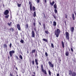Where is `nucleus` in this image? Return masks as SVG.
I'll list each match as a JSON object with an SVG mask.
<instances>
[{"mask_svg": "<svg viewBox=\"0 0 76 76\" xmlns=\"http://www.w3.org/2000/svg\"><path fill=\"white\" fill-rule=\"evenodd\" d=\"M60 32V30L59 28L57 29L56 30H55V35H56V37H57V38H58V37Z\"/></svg>", "mask_w": 76, "mask_h": 76, "instance_id": "f257e3e1", "label": "nucleus"}, {"mask_svg": "<svg viewBox=\"0 0 76 76\" xmlns=\"http://www.w3.org/2000/svg\"><path fill=\"white\" fill-rule=\"evenodd\" d=\"M41 68L42 69V71L43 72V73H44L45 75H47V71H46L45 70H44V67H43V65L42 64L41 66Z\"/></svg>", "mask_w": 76, "mask_h": 76, "instance_id": "f03ea898", "label": "nucleus"}, {"mask_svg": "<svg viewBox=\"0 0 76 76\" xmlns=\"http://www.w3.org/2000/svg\"><path fill=\"white\" fill-rule=\"evenodd\" d=\"M53 7L55 9L54 10V12H55V13L56 14H57V4H55L54 6H53Z\"/></svg>", "mask_w": 76, "mask_h": 76, "instance_id": "7ed1b4c3", "label": "nucleus"}, {"mask_svg": "<svg viewBox=\"0 0 76 76\" xmlns=\"http://www.w3.org/2000/svg\"><path fill=\"white\" fill-rule=\"evenodd\" d=\"M65 35L66 36V37L68 40H69V34L67 32H65Z\"/></svg>", "mask_w": 76, "mask_h": 76, "instance_id": "20e7f679", "label": "nucleus"}, {"mask_svg": "<svg viewBox=\"0 0 76 76\" xmlns=\"http://www.w3.org/2000/svg\"><path fill=\"white\" fill-rule=\"evenodd\" d=\"M29 4H30V9L31 11L32 10V4L31 1H29Z\"/></svg>", "mask_w": 76, "mask_h": 76, "instance_id": "39448f33", "label": "nucleus"}, {"mask_svg": "<svg viewBox=\"0 0 76 76\" xmlns=\"http://www.w3.org/2000/svg\"><path fill=\"white\" fill-rule=\"evenodd\" d=\"M15 53V51L13 50L9 52V54L10 56V57H12V54H14Z\"/></svg>", "mask_w": 76, "mask_h": 76, "instance_id": "423d86ee", "label": "nucleus"}, {"mask_svg": "<svg viewBox=\"0 0 76 76\" xmlns=\"http://www.w3.org/2000/svg\"><path fill=\"white\" fill-rule=\"evenodd\" d=\"M9 13V11L8 10H7L5 11V12H4V14L5 15H7Z\"/></svg>", "mask_w": 76, "mask_h": 76, "instance_id": "0eeeda50", "label": "nucleus"}, {"mask_svg": "<svg viewBox=\"0 0 76 76\" xmlns=\"http://www.w3.org/2000/svg\"><path fill=\"white\" fill-rule=\"evenodd\" d=\"M48 64L50 67H52V68H53L54 67V65H53V64H52L51 63V62H49Z\"/></svg>", "mask_w": 76, "mask_h": 76, "instance_id": "6e6552de", "label": "nucleus"}, {"mask_svg": "<svg viewBox=\"0 0 76 76\" xmlns=\"http://www.w3.org/2000/svg\"><path fill=\"white\" fill-rule=\"evenodd\" d=\"M31 37L33 38L35 37V33L34 31L33 30L31 32Z\"/></svg>", "mask_w": 76, "mask_h": 76, "instance_id": "1a4fd4ad", "label": "nucleus"}, {"mask_svg": "<svg viewBox=\"0 0 76 76\" xmlns=\"http://www.w3.org/2000/svg\"><path fill=\"white\" fill-rule=\"evenodd\" d=\"M73 73V72H72V71L71 70H69V75L70 76H72V75Z\"/></svg>", "mask_w": 76, "mask_h": 76, "instance_id": "9d476101", "label": "nucleus"}, {"mask_svg": "<svg viewBox=\"0 0 76 76\" xmlns=\"http://www.w3.org/2000/svg\"><path fill=\"white\" fill-rule=\"evenodd\" d=\"M17 27L19 31L20 30V25H19V24H17Z\"/></svg>", "mask_w": 76, "mask_h": 76, "instance_id": "9b49d317", "label": "nucleus"}, {"mask_svg": "<svg viewBox=\"0 0 76 76\" xmlns=\"http://www.w3.org/2000/svg\"><path fill=\"white\" fill-rule=\"evenodd\" d=\"M72 18L73 20H75V15L74 13H72Z\"/></svg>", "mask_w": 76, "mask_h": 76, "instance_id": "f8f14e48", "label": "nucleus"}, {"mask_svg": "<svg viewBox=\"0 0 76 76\" xmlns=\"http://www.w3.org/2000/svg\"><path fill=\"white\" fill-rule=\"evenodd\" d=\"M36 52V50L35 49L33 50L30 53H31V54H33V53H35Z\"/></svg>", "mask_w": 76, "mask_h": 76, "instance_id": "ddd939ff", "label": "nucleus"}, {"mask_svg": "<svg viewBox=\"0 0 76 76\" xmlns=\"http://www.w3.org/2000/svg\"><path fill=\"white\" fill-rule=\"evenodd\" d=\"M61 44L62 45V47L63 48H64V42L63 41H61Z\"/></svg>", "mask_w": 76, "mask_h": 76, "instance_id": "4468645a", "label": "nucleus"}, {"mask_svg": "<svg viewBox=\"0 0 76 76\" xmlns=\"http://www.w3.org/2000/svg\"><path fill=\"white\" fill-rule=\"evenodd\" d=\"M72 76H76V72H73L71 75Z\"/></svg>", "mask_w": 76, "mask_h": 76, "instance_id": "2eb2a0df", "label": "nucleus"}, {"mask_svg": "<svg viewBox=\"0 0 76 76\" xmlns=\"http://www.w3.org/2000/svg\"><path fill=\"white\" fill-rule=\"evenodd\" d=\"M70 30L71 32H73V31H74V27H71L70 28Z\"/></svg>", "mask_w": 76, "mask_h": 76, "instance_id": "dca6fc26", "label": "nucleus"}, {"mask_svg": "<svg viewBox=\"0 0 76 76\" xmlns=\"http://www.w3.org/2000/svg\"><path fill=\"white\" fill-rule=\"evenodd\" d=\"M43 28L44 30H45V23L43 24Z\"/></svg>", "mask_w": 76, "mask_h": 76, "instance_id": "f3484780", "label": "nucleus"}, {"mask_svg": "<svg viewBox=\"0 0 76 76\" xmlns=\"http://www.w3.org/2000/svg\"><path fill=\"white\" fill-rule=\"evenodd\" d=\"M69 52L66 51L65 53V55L66 56H69Z\"/></svg>", "mask_w": 76, "mask_h": 76, "instance_id": "a211bd4d", "label": "nucleus"}, {"mask_svg": "<svg viewBox=\"0 0 76 76\" xmlns=\"http://www.w3.org/2000/svg\"><path fill=\"white\" fill-rule=\"evenodd\" d=\"M56 21H53V26H56Z\"/></svg>", "mask_w": 76, "mask_h": 76, "instance_id": "6ab92c4d", "label": "nucleus"}, {"mask_svg": "<svg viewBox=\"0 0 76 76\" xmlns=\"http://www.w3.org/2000/svg\"><path fill=\"white\" fill-rule=\"evenodd\" d=\"M54 1H52V3L51 2H50V4L51 5V6H53L54 5Z\"/></svg>", "mask_w": 76, "mask_h": 76, "instance_id": "aec40b11", "label": "nucleus"}, {"mask_svg": "<svg viewBox=\"0 0 76 76\" xmlns=\"http://www.w3.org/2000/svg\"><path fill=\"white\" fill-rule=\"evenodd\" d=\"M35 62L36 63V65H38V60L37 59H35Z\"/></svg>", "mask_w": 76, "mask_h": 76, "instance_id": "412c9836", "label": "nucleus"}, {"mask_svg": "<svg viewBox=\"0 0 76 76\" xmlns=\"http://www.w3.org/2000/svg\"><path fill=\"white\" fill-rule=\"evenodd\" d=\"M36 10V9H35V7L33 6L32 7V10H33V11L34 12H35V10Z\"/></svg>", "mask_w": 76, "mask_h": 76, "instance_id": "4be33fe9", "label": "nucleus"}, {"mask_svg": "<svg viewBox=\"0 0 76 76\" xmlns=\"http://www.w3.org/2000/svg\"><path fill=\"white\" fill-rule=\"evenodd\" d=\"M48 74L50 76H51V71L50 70H49V71H48Z\"/></svg>", "mask_w": 76, "mask_h": 76, "instance_id": "5701e85b", "label": "nucleus"}, {"mask_svg": "<svg viewBox=\"0 0 76 76\" xmlns=\"http://www.w3.org/2000/svg\"><path fill=\"white\" fill-rule=\"evenodd\" d=\"M34 17H36V12L35 11L34 12V13L33 14Z\"/></svg>", "mask_w": 76, "mask_h": 76, "instance_id": "b1692460", "label": "nucleus"}, {"mask_svg": "<svg viewBox=\"0 0 76 76\" xmlns=\"http://www.w3.org/2000/svg\"><path fill=\"white\" fill-rule=\"evenodd\" d=\"M43 41H45V42H48V40H47V39H42Z\"/></svg>", "mask_w": 76, "mask_h": 76, "instance_id": "393cba45", "label": "nucleus"}, {"mask_svg": "<svg viewBox=\"0 0 76 76\" xmlns=\"http://www.w3.org/2000/svg\"><path fill=\"white\" fill-rule=\"evenodd\" d=\"M9 15H7L5 16V18L6 19H7L9 18Z\"/></svg>", "mask_w": 76, "mask_h": 76, "instance_id": "a878e982", "label": "nucleus"}, {"mask_svg": "<svg viewBox=\"0 0 76 76\" xmlns=\"http://www.w3.org/2000/svg\"><path fill=\"white\" fill-rule=\"evenodd\" d=\"M4 48H7V44H4Z\"/></svg>", "mask_w": 76, "mask_h": 76, "instance_id": "bb28decb", "label": "nucleus"}, {"mask_svg": "<svg viewBox=\"0 0 76 76\" xmlns=\"http://www.w3.org/2000/svg\"><path fill=\"white\" fill-rule=\"evenodd\" d=\"M10 31H11H11H12V32H13V31H14V29L12 27L10 28Z\"/></svg>", "mask_w": 76, "mask_h": 76, "instance_id": "cd10ccee", "label": "nucleus"}, {"mask_svg": "<svg viewBox=\"0 0 76 76\" xmlns=\"http://www.w3.org/2000/svg\"><path fill=\"white\" fill-rule=\"evenodd\" d=\"M19 58L21 59V60H22L23 59V58L22 57V55H20V56H19Z\"/></svg>", "mask_w": 76, "mask_h": 76, "instance_id": "c85d7f7f", "label": "nucleus"}, {"mask_svg": "<svg viewBox=\"0 0 76 76\" xmlns=\"http://www.w3.org/2000/svg\"><path fill=\"white\" fill-rule=\"evenodd\" d=\"M34 22L33 23V25L35 27L36 25L35 24V20L34 19Z\"/></svg>", "mask_w": 76, "mask_h": 76, "instance_id": "c756f323", "label": "nucleus"}, {"mask_svg": "<svg viewBox=\"0 0 76 76\" xmlns=\"http://www.w3.org/2000/svg\"><path fill=\"white\" fill-rule=\"evenodd\" d=\"M52 16L54 17L55 19H56V15H54L53 14Z\"/></svg>", "mask_w": 76, "mask_h": 76, "instance_id": "7c9ffc66", "label": "nucleus"}, {"mask_svg": "<svg viewBox=\"0 0 76 76\" xmlns=\"http://www.w3.org/2000/svg\"><path fill=\"white\" fill-rule=\"evenodd\" d=\"M7 24L9 26H11V25H12V22H11L10 23H8Z\"/></svg>", "mask_w": 76, "mask_h": 76, "instance_id": "2f4dec72", "label": "nucleus"}, {"mask_svg": "<svg viewBox=\"0 0 76 76\" xmlns=\"http://www.w3.org/2000/svg\"><path fill=\"white\" fill-rule=\"evenodd\" d=\"M20 42H21V43H22V44H23V42H24V41H23V40L22 39L20 41Z\"/></svg>", "mask_w": 76, "mask_h": 76, "instance_id": "473e14b6", "label": "nucleus"}, {"mask_svg": "<svg viewBox=\"0 0 76 76\" xmlns=\"http://www.w3.org/2000/svg\"><path fill=\"white\" fill-rule=\"evenodd\" d=\"M17 5L18 6V7H20V6H21V4H19V3L17 4Z\"/></svg>", "mask_w": 76, "mask_h": 76, "instance_id": "72a5a7b5", "label": "nucleus"}, {"mask_svg": "<svg viewBox=\"0 0 76 76\" xmlns=\"http://www.w3.org/2000/svg\"><path fill=\"white\" fill-rule=\"evenodd\" d=\"M25 27H26V28L27 29H28V24H27L26 25V26Z\"/></svg>", "mask_w": 76, "mask_h": 76, "instance_id": "f704fd0d", "label": "nucleus"}, {"mask_svg": "<svg viewBox=\"0 0 76 76\" xmlns=\"http://www.w3.org/2000/svg\"><path fill=\"white\" fill-rule=\"evenodd\" d=\"M31 62L32 63L33 65H34V64H35V62H34V61H32Z\"/></svg>", "mask_w": 76, "mask_h": 76, "instance_id": "c9c22d12", "label": "nucleus"}, {"mask_svg": "<svg viewBox=\"0 0 76 76\" xmlns=\"http://www.w3.org/2000/svg\"><path fill=\"white\" fill-rule=\"evenodd\" d=\"M51 46L52 48H54V45H53V43L51 44Z\"/></svg>", "mask_w": 76, "mask_h": 76, "instance_id": "e433bc0d", "label": "nucleus"}, {"mask_svg": "<svg viewBox=\"0 0 76 76\" xmlns=\"http://www.w3.org/2000/svg\"><path fill=\"white\" fill-rule=\"evenodd\" d=\"M45 55L46 57H48V53L47 52L45 53Z\"/></svg>", "mask_w": 76, "mask_h": 76, "instance_id": "4c0bfd02", "label": "nucleus"}, {"mask_svg": "<svg viewBox=\"0 0 76 76\" xmlns=\"http://www.w3.org/2000/svg\"><path fill=\"white\" fill-rule=\"evenodd\" d=\"M45 33L47 34H48V31H45Z\"/></svg>", "mask_w": 76, "mask_h": 76, "instance_id": "58836bf2", "label": "nucleus"}, {"mask_svg": "<svg viewBox=\"0 0 76 76\" xmlns=\"http://www.w3.org/2000/svg\"><path fill=\"white\" fill-rule=\"evenodd\" d=\"M15 57L16 58L17 60H19V58H18V56H15Z\"/></svg>", "mask_w": 76, "mask_h": 76, "instance_id": "ea45409f", "label": "nucleus"}, {"mask_svg": "<svg viewBox=\"0 0 76 76\" xmlns=\"http://www.w3.org/2000/svg\"><path fill=\"white\" fill-rule=\"evenodd\" d=\"M35 1H36V0H35ZM37 3H39V0H37V1H36Z\"/></svg>", "mask_w": 76, "mask_h": 76, "instance_id": "a19ab883", "label": "nucleus"}, {"mask_svg": "<svg viewBox=\"0 0 76 76\" xmlns=\"http://www.w3.org/2000/svg\"><path fill=\"white\" fill-rule=\"evenodd\" d=\"M34 31L36 32V31H37V28L36 27H35L34 28Z\"/></svg>", "mask_w": 76, "mask_h": 76, "instance_id": "79ce46f5", "label": "nucleus"}, {"mask_svg": "<svg viewBox=\"0 0 76 76\" xmlns=\"http://www.w3.org/2000/svg\"><path fill=\"white\" fill-rule=\"evenodd\" d=\"M71 50L72 52H73V49L72 48H71Z\"/></svg>", "mask_w": 76, "mask_h": 76, "instance_id": "37998d69", "label": "nucleus"}, {"mask_svg": "<svg viewBox=\"0 0 76 76\" xmlns=\"http://www.w3.org/2000/svg\"><path fill=\"white\" fill-rule=\"evenodd\" d=\"M10 48H12V43H10Z\"/></svg>", "mask_w": 76, "mask_h": 76, "instance_id": "c03bdc74", "label": "nucleus"}, {"mask_svg": "<svg viewBox=\"0 0 76 76\" xmlns=\"http://www.w3.org/2000/svg\"><path fill=\"white\" fill-rule=\"evenodd\" d=\"M65 18L67 19V15L65 14Z\"/></svg>", "mask_w": 76, "mask_h": 76, "instance_id": "a18cd8bd", "label": "nucleus"}, {"mask_svg": "<svg viewBox=\"0 0 76 76\" xmlns=\"http://www.w3.org/2000/svg\"><path fill=\"white\" fill-rule=\"evenodd\" d=\"M44 1L45 3H47V0H44Z\"/></svg>", "mask_w": 76, "mask_h": 76, "instance_id": "49530a36", "label": "nucleus"}, {"mask_svg": "<svg viewBox=\"0 0 76 76\" xmlns=\"http://www.w3.org/2000/svg\"><path fill=\"white\" fill-rule=\"evenodd\" d=\"M35 57H37V53H36L35 55Z\"/></svg>", "mask_w": 76, "mask_h": 76, "instance_id": "de8ad7c7", "label": "nucleus"}, {"mask_svg": "<svg viewBox=\"0 0 76 76\" xmlns=\"http://www.w3.org/2000/svg\"><path fill=\"white\" fill-rule=\"evenodd\" d=\"M39 24L40 25H41V23L40 22H39Z\"/></svg>", "mask_w": 76, "mask_h": 76, "instance_id": "09e8293b", "label": "nucleus"}, {"mask_svg": "<svg viewBox=\"0 0 76 76\" xmlns=\"http://www.w3.org/2000/svg\"><path fill=\"white\" fill-rule=\"evenodd\" d=\"M59 74H57V76H59Z\"/></svg>", "mask_w": 76, "mask_h": 76, "instance_id": "8fccbe9b", "label": "nucleus"}, {"mask_svg": "<svg viewBox=\"0 0 76 76\" xmlns=\"http://www.w3.org/2000/svg\"><path fill=\"white\" fill-rule=\"evenodd\" d=\"M8 60H9V59H10V56H8Z\"/></svg>", "mask_w": 76, "mask_h": 76, "instance_id": "3c124183", "label": "nucleus"}, {"mask_svg": "<svg viewBox=\"0 0 76 76\" xmlns=\"http://www.w3.org/2000/svg\"><path fill=\"white\" fill-rule=\"evenodd\" d=\"M10 76H13V75H12V74H11V73H10Z\"/></svg>", "mask_w": 76, "mask_h": 76, "instance_id": "603ef678", "label": "nucleus"}, {"mask_svg": "<svg viewBox=\"0 0 76 76\" xmlns=\"http://www.w3.org/2000/svg\"><path fill=\"white\" fill-rule=\"evenodd\" d=\"M50 23L52 24V21H50Z\"/></svg>", "mask_w": 76, "mask_h": 76, "instance_id": "864d4df0", "label": "nucleus"}, {"mask_svg": "<svg viewBox=\"0 0 76 76\" xmlns=\"http://www.w3.org/2000/svg\"><path fill=\"white\" fill-rule=\"evenodd\" d=\"M43 14H44V16H45V18L46 17H45V14H44V13H43Z\"/></svg>", "mask_w": 76, "mask_h": 76, "instance_id": "5fc2aeb1", "label": "nucleus"}, {"mask_svg": "<svg viewBox=\"0 0 76 76\" xmlns=\"http://www.w3.org/2000/svg\"><path fill=\"white\" fill-rule=\"evenodd\" d=\"M27 54H28V53H29V52L28 51H27Z\"/></svg>", "mask_w": 76, "mask_h": 76, "instance_id": "6e6d98bb", "label": "nucleus"}, {"mask_svg": "<svg viewBox=\"0 0 76 76\" xmlns=\"http://www.w3.org/2000/svg\"><path fill=\"white\" fill-rule=\"evenodd\" d=\"M33 73L34 75H35V72H34Z\"/></svg>", "mask_w": 76, "mask_h": 76, "instance_id": "4d7b16f0", "label": "nucleus"}, {"mask_svg": "<svg viewBox=\"0 0 76 76\" xmlns=\"http://www.w3.org/2000/svg\"><path fill=\"white\" fill-rule=\"evenodd\" d=\"M39 67H38V66H37V69H38Z\"/></svg>", "mask_w": 76, "mask_h": 76, "instance_id": "13d9d810", "label": "nucleus"}, {"mask_svg": "<svg viewBox=\"0 0 76 76\" xmlns=\"http://www.w3.org/2000/svg\"><path fill=\"white\" fill-rule=\"evenodd\" d=\"M16 69L17 70H18V68L17 67H16Z\"/></svg>", "mask_w": 76, "mask_h": 76, "instance_id": "bf43d9fd", "label": "nucleus"}, {"mask_svg": "<svg viewBox=\"0 0 76 76\" xmlns=\"http://www.w3.org/2000/svg\"><path fill=\"white\" fill-rule=\"evenodd\" d=\"M69 51H70V50L69 48Z\"/></svg>", "mask_w": 76, "mask_h": 76, "instance_id": "052dcab7", "label": "nucleus"}, {"mask_svg": "<svg viewBox=\"0 0 76 76\" xmlns=\"http://www.w3.org/2000/svg\"><path fill=\"white\" fill-rule=\"evenodd\" d=\"M3 6L4 7V4H3Z\"/></svg>", "mask_w": 76, "mask_h": 76, "instance_id": "680f3d73", "label": "nucleus"}, {"mask_svg": "<svg viewBox=\"0 0 76 76\" xmlns=\"http://www.w3.org/2000/svg\"><path fill=\"white\" fill-rule=\"evenodd\" d=\"M59 61H61V59Z\"/></svg>", "mask_w": 76, "mask_h": 76, "instance_id": "e2e57ef3", "label": "nucleus"}, {"mask_svg": "<svg viewBox=\"0 0 76 76\" xmlns=\"http://www.w3.org/2000/svg\"><path fill=\"white\" fill-rule=\"evenodd\" d=\"M37 35H38H38H39L38 34H37Z\"/></svg>", "mask_w": 76, "mask_h": 76, "instance_id": "0e129e2a", "label": "nucleus"}, {"mask_svg": "<svg viewBox=\"0 0 76 76\" xmlns=\"http://www.w3.org/2000/svg\"><path fill=\"white\" fill-rule=\"evenodd\" d=\"M17 76H18V75H17Z\"/></svg>", "mask_w": 76, "mask_h": 76, "instance_id": "69168bd1", "label": "nucleus"}, {"mask_svg": "<svg viewBox=\"0 0 76 76\" xmlns=\"http://www.w3.org/2000/svg\"><path fill=\"white\" fill-rule=\"evenodd\" d=\"M65 23H66V22H65Z\"/></svg>", "mask_w": 76, "mask_h": 76, "instance_id": "338daca9", "label": "nucleus"}]
</instances>
